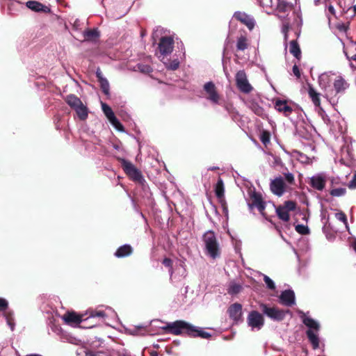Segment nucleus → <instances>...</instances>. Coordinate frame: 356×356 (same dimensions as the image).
Segmentation results:
<instances>
[{
	"label": "nucleus",
	"instance_id": "54",
	"mask_svg": "<svg viewBox=\"0 0 356 356\" xmlns=\"http://www.w3.org/2000/svg\"><path fill=\"white\" fill-rule=\"evenodd\" d=\"M297 18L298 19V20H297V26H301L302 25V19H301V16L299 15V14H297Z\"/></svg>",
	"mask_w": 356,
	"mask_h": 356
},
{
	"label": "nucleus",
	"instance_id": "23",
	"mask_svg": "<svg viewBox=\"0 0 356 356\" xmlns=\"http://www.w3.org/2000/svg\"><path fill=\"white\" fill-rule=\"evenodd\" d=\"M333 85L336 93L343 92L348 88V83L341 76H336Z\"/></svg>",
	"mask_w": 356,
	"mask_h": 356
},
{
	"label": "nucleus",
	"instance_id": "5",
	"mask_svg": "<svg viewBox=\"0 0 356 356\" xmlns=\"http://www.w3.org/2000/svg\"><path fill=\"white\" fill-rule=\"evenodd\" d=\"M162 329L175 335L187 334L189 336V334H192V332L194 331L193 325L184 321L168 323Z\"/></svg>",
	"mask_w": 356,
	"mask_h": 356
},
{
	"label": "nucleus",
	"instance_id": "28",
	"mask_svg": "<svg viewBox=\"0 0 356 356\" xmlns=\"http://www.w3.org/2000/svg\"><path fill=\"white\" fill-rule=\"evenodd\" d=\"M308 93L314 104L319 107L321 105L320 93L317 92L312 86L309 87Z\"/></svg>",
	"mask_w": 356,
	"mask_h": 356
},
{
	"label": "nucleus",
	"instance_id": "45",
	"mask_svg": "<svg viewBox=\"0 0 356 356\" xmlns=\"http://www.w3.org/2000/svg\"><path fill=\"white\" fill-rule=\"evenodd\" d=\"M289 29V22H283L282 26V32L284 34V40L286 41L288 39V31Z\"/></svg>",
	"mask_w": 356,
	"mask_h": 356
},
{
	"label": "nucleus",
	"instance_id": "43",
	"mask_svg": "<svg viewBox=\"0 0 356 356\" xmlns=\"http://www.w3.org/2000/svg\"><path fill=\"white\" fill-rule=\"evenodd\" d=\"M137 67L143 73H149L152 70V67L147 65L138 64Z\"/></svg>",
	"mask_w": 356,
	"mask_h": 356
},
{
	"label": "nucleus",
	"instance_id": "38",
	"mask_svg": "<svg viewBox=\"0 0 356 356\" xmlns=\"http://www.w3.org/2000/svg\"><path fill=\"white\" fill-rule=\"evenodd\" d=\"M335 218L338 220L342 222L345 225L346 229L348 231H349V226L348 225L347 218H346V214L343 212L339 211V212L335 213Z\"/></svg>",
	"mask_w": 356,
	"mask_h": 356
},
{
	"label": "nucleus",
	"instance_id": "25",
	"mask_svg": "<svg viewBox=\"0 0 356 356\" xmlns=\"http://www.w3.org/2000/svg\"><path fill=\"white\" fill-rule=\"evenodd\" d=\"M161 60L163 62L164 65L168 70H176L179 67V60L177 58L173 57L172 59H168L164 57L161 58Z\"/></svg>",
	"mask_w": 356,
	"mask_h": 356
},
{
	"label": "nucleus",
	"instance_id": "42",
	"mask_svg": "<svg viewBox=\"0 0 356 356\" xmlns=\"http://www.w3.org/2000/svg\"><path fill=\"white\" fill-rule=\"evenodd\" d=\"M264 281L269 289L274 290L275 289L274 282L268 276L264 275Z\"/></svg>",
	"mask_w": 356,
	"mask_h": 356
},
{
	"label": "nucleus",
	"instance_id": "4",
	"mask_svg": "<svg viewBox=\"0 0 356 356\" xmlns=\"http://www.w3.org/2000/svg\"><path fill=\"white\" fill-rule=\"evenodd\" d=\"M98 318L102 323L106 325L109 324V321H114L117 318L116 312L110 307L100 306L95 309L89 311L88 318Z\"/></svg>",
	"mask_w": 356,
	"mask_h": 356
},
{
	"label": "nucleus",
	"instance_id": "60",
	"mask_svg": "<svg viewBox=\"0 0 356 356\" xmlns=\"http://www.w3.org/2000/svg\"><path fill=\"white\" fill-rule=\"evenodd\" d=\"M354 10L356 11V5L354 6Z\"/></svg>",
	"mask_w": 356,
	"mask_h": 356
},
{
	"label": "nucleus",
	"instance_id": "46",
	"mask_svg": "<svg viewBox=\"0 0 356 356\" xmlns=\"http://www.w3.org/2000/svg\"><path fill=\"white\" fill-rule=\"evenodd\" d=\"M104 354V353L103 351L87 350L84 356H103Z\"/></svg>",
	"mask_w": 356,
	"mask_h": 356
},
{
	"label": "nucleus",
	"instance_id": "27",
	"mask_svg": "<svg viewBox=\"0 0 356 356\" xmlns=\"http://www.w3.org/2000/svg\"><path fill=\"white\" fill-rule=\"evenodd\" d=\"M65 102L73 109L80 106L82 103L81 99L74 95H69L65 97Z\"/></svg>",
	"mask_w": 356,
	"mask_h": 356
},
{
	"label": "nucleus",
	"instance_id": "20",
	"mask_svg": "<svg viewBox=\"0 0 356 356\" xmlns=\"http://www.w3.org/2000/svg\"><path fill=\"white\" fill-rule=\"evenodd\" d=\"M237 20L245 24L250 30H252L254 26V20L250 16L245 13L236 12L233 16Z\"/></svg>",
	"mask_w": 356,
	"mask_h": 356
},
{
	"label": "nucleus",
	"instance_id": "9",
	"mask_svg": "<svg viewBox=\"0 0 356 356\" xmlns=\"http://www.w3.org/2000/svg\"><path fill=\"white\" fill-rule=\"evenodd\" d=\"M259 307L263 314L273 321H282L286 316V312L284 311L277 307H270L264 303H261Z\"/></svg>",
	"mask_w": 356,
	"mask_h": 356
},
{
	"label": "nucleus",
	"instance_id": "32",
	"mask_svg": "<svg viewBox=\"0 0 356 356\" xmlns=\"http://www.w3.org/2000/svg\"><path fill=\"white\" fill-rule=\"evenodd\" d=\"M97 76L99 78V82H100V86H101L102 92L106 95H109V83H108V81H107L106 79L104 78L101 75L100 72H97Z\"/></svg>",
	"mask_w": 356,
	"mask_h": 356
},
{
	"label": "nucleus",
	"instance_id": "36",
	"mask_svg": "<svg viewBox=\"0 0 356 356\" xmlns=\"http://www.w3.org/2000/svg\"><path fill=\"white\" fill-rule=\"evenodd\" d=\"M242 289V286L237 283H231L228 288V293L231 295H236Z\"/></svg>",
	"mask_w": 356,
	"mask_h": 356
},
{
	"label": "nucleus",
	"instance_id": "48",
	"mask_svg": "<svg viewBox=\"0 0 356 356\" xmlns=\"http://www.w3.org/2000/svg\"><path fill=\"white\" fill-rule=\"evenodd\" d=\"M348 187L350 188H356V173L354 175L353 179L349 182Z\"/></svg>",
	"mask_w": 356,
	"mask_h": 356
},
{
	"label": "nucleus",
	"instance_id": "7",
	"mask_svg": "<svg viewBox=\"0 0 356 356\" xmlns=\"http://www.w3.org/2000/svg\"><path fill=\"white\" fill-rule=\"evenodd\" d=\"M247 325L252 332L259 331L264 325V317L259 312L253 310L249 312L247 319Z\"/></svg>",
	"mask_w": 356,
	"mask_h": 356
},
{
	"label": "nucleus",
	"instance_id": "8",
	"mask_svg": "<svg viewBox=\"0 0 356 356\" xmlns=\"http://www.w3.org/2000/svg\"><path fill=\"white\" fill-rule=\"evenodd\" d=\"M122 167L126 174L134 181L143 183L145 179L138 169H137L131 162L122 159H120Z\"/></svg>",
	"mask_w": 356,
	"mask_h": 356
},
{
	"label": "nucleus",
	"instance_id": "26",
	"mask_svg": "<svg viewBox=\"0 0 356 356\" xmlns=\"http://www.w3.org/2000/svg\"><path fill=\"white\" fill-rule=\"evenodd\" d=\"M132 253V248L129 245H123L120 246L115 252V257L120 258L130 255Z\"/></svg>",
	"mask_w": 356,
	"mask_h": 356
},
{
	"label": "nucleus",
	"instance_id": "3",
	"mask_svg": "<svg viewBox=\"0 0 356 356\" xmlns=\"http://www.w3.org/2000/svg\"><path fill=\"white\" fill-rule=\"evenodd\" d=\"M298 314L302 318V323L309 328L306 332L309 341L312 345L314 349L319 347L318 332L320 330V324L316 320L307 316L305 313L299 311Z\"/></svg>",
	"mask_w": 356,
	"mask_h": 356
},
{
	"label": "nucleus",
	"instance_id": "31",
	"mask_svg": "<svg viewBox=\"0 0 356 356\" xmlns=\"http://www.w3.org/2000/svg\"><path fill=\"white\" fill-rule=\"evenodd\" d=\"M194 331L192 332V334H189L190 337H200L203 339H208L211 337V334L207 332L204 331L202 328L196 327L193 325Z\"/></svg>",
	"mask_w": 356,
	"mask_h": 356
},
{
	"label": "nucleus",
	"instance_id": "14",
	"mask_svg": "<svg viewBox=\"0 0 356 356\" xmlns=\"http://www.w3.org/2000/svg\"><path fill=\"white\" fill-rule=\"evenodd\" d=\"M270 188L272 193L278 197H281L286 191V184L282 177L279 176L271 180Z\"/></svg>",
	"mask_w": 356,
	"mask_h": 356
},
{
	"label": "nucleus",
	"instance_id": "62",
	"mask_svg": "<svg viewBox=\"0 0 356 356\" xmlns=\"http://www.w3.org/2000/svg\"><path fill=\"white\" fill-rule=\"evenodd\" d=\"M278 159H277V158H275V161H276V162H277V161Z\"/></svg>",
	"mask_w": 356,
	"mask_h": 356
},
{
	"label": "nucleus",
	"instance_id": "55",
	"mask_svg": "<svg viewBox=\"0 0 356 356\" xmlns=\"http://www.w3.org/2000/svg\"><path fill=\"white\" fill-rule=\"evenodd\" d=\"M328 10L332 13V14H334V8L332 6H330L328 7Z\"/></svg>",
	"mask_w": 356,
	"mask_h": 356
},
{
	"label": "nucleus",
	"instance_id": "37",
	"mask_svg": "<svg viewBox=\"0 0 356 356\" xmlns=\"http://www.w3.org/2000/svg\"><path fill=\"white\" fill-rule=\"evenodd\" d=\"M83 36L86 40H92L99 37V32L95 30H88L84 31Z\"/></svg>",
	"mask_w": 356,
	"mask_h": 356
},
{
	"label": "nucleus",
	"instance_id": "40",
	"mask_svg": "<svg viewBox=\"0 0 356 356\" xmlns=\"http://www.w3.org/2000/svg\"><path fill=\"white\" fill-rule=\"evenodd\" d=\"M296 231L300 234H308L309 233V229L307 226L304 225H297L296 226Z\"/></svg>",
	"mask_w": 356,
	"mask_h": 356
},
{
	"label": "nucleus",
	"instance_id": "56",
	"mask_svg": "<svg viewBox=\"0 0 356 356\" xmlns=\"http://www.w3.org/2000/svg\"><path fill=\"white\" fill-rule=\"evenodd\" d=\"M346 57H347V58H348L349 60H356V54H355V55H353L351 58H349L347 55H346Z\"/></svg>",
	"mask_w": 356,
	"mask_h": 356
},
{
	"label": "nucleus",
	"instance_id": "61",
	"mask_svg": "<svg viewBox=\"0 0 356 356\" xmlns=\"http://www.w3.org/2000/svg\"><path fill=\"white\" fill-rule=\"evenodd\" d=\"M57 331H60V328L59 327H56V328Z\"/></svg>",
	"mask_w": 356,
	"mask_h": 356
},
{
	"label": "nucleus",
	"instance_id": "63",
	"mask_svg": "<svg viewBox=\"0 0 356 356\" xmlns=\"http://www.w3.org/2000/svg\"><path fill=\"white\" fill-rule=\"evenodd\" d=\"M355 44H356V42H355Z\"/></svg>",
	"mask_w": 356,
	"mask_h": 356
},
{
	"label": "nucleus",
	"instance_id": "10",
	"mask_svg": "<svg viewBox=\"0 0 356 356\" xmlns=\"http://www.w3.org/2000/svg\"><path fill=\"white\" fill-rule=\"evenodd\" d=\"M174 48V40L170 36L162 37L159 43V58H165L170 54Z\"/></svg>",
	"mask_w": 356,
	"mask_h": 356
},
{
	"label": "nucleus",
	"instance_id": "58",
	"mask_svg": "<svg viewBox=\"0 0 356 356\" xmlns=\"http://www.w3.org/2000/svg\"><path fill=\"white\" fill-rule=\"evenodd\" d=\"M325 218H325V215L324 213H321V219H322V220H325Z\"/></svg>",
	"mask_w": 356,
	"mask_h": 356
},
{
	"label": "nucleus",
	"instance_id": "35",
	"mask_svg": "<svg viewBox=\"0 0 356 356\" xmlns=\"http://www.w3.org/2000/svg\"><path fill=\"white\" fill-rule=\"evenodd\" d=\"M276 213L278 217L283 221L287 222L289 220V214L285 208L279 207L276 209Z\"/></svg>",
	"mask_w": 356,
	"mask_h": 356
},
{
	"label": "nucleus",
	"instance_id": "29",
	"mask_svg": "<svg viewBox=\"0 0 356 356\" xmlns=\"http://www.w3.org/2000/svg\"><path fill=\"white\" fill-rule=\"evenodd\" d=\"M289 52L296 58H300L301 55L300 49L298 42L294 40H291L289 43Z\"/></svg>",
	"mask_w": 356,
	"mask_h": 356
},
{
	"label": "nucleus",
	"instance_id": "17",
	"mask_svg": "<svg viewBox=\"0 0 356 356\" xmlns=\"http://www.w3.org/2000/svg\"><path fill=\"white\" fill-rule=\"evenodd\" d=\"M282 305L291 307L296 303L295 293L292 290H285L282 291L279 297Z\"/></svg>",
	"mask_w": 356,
	"mask_h": 356
},
{
	"label": "nucleus",
	"instance_id": "21",
	"mask_svg": "<svg viewBox=\"0 0 356 356\" xmlns=\"http://www.w3.org/2000/svg\"><path fill=\"white\" fill-rule=\"evenodd\" d=\"M275 108L278 112L282 113L285 116L290 115L293 111L292 107L288 105L287 102L285 100H276L275 102Z\"/></svg>",
	"mask_w": 356,
	"mask_h": 356
},
{
	"label": "nucleus",
	"instance_id": "50",
	"mask_svg": "<svg viewBox=\"0 0 356 356\" xmlns=\"http://www.w3.org/2000/svg\"><path fill=\"white\" fill-rule=\"evenodd\" d=\"M298 154H299L298 160H300L302 163H307V162L308 158H307V156L306 155H305L302 153H299V152H298Z\"/></svg>",
	"mask_w": 356,
	"mask_h": 356
},
{
	"label": "nucleus",
	"instance_id": "41",
	"mask_svg": "<svg viewBox=\"0 0 356 356\" xmlns=\"http://www.w3.org/2000/svg\"><path fill=\"white\" fill-rule=\"evenodd\" d=\"M284 177V179H285V181L286 183H288L289 184H293L294 182H295V178H294V175L289 172H284L282 173Z\"/></svg>",
	"mask_w": 356,
	"mask_h": 356
},
{
	"label": "nucleus",
	"instance_id": "15",
	"mask_svg": "<svg viewBox=\"0 0 356 356\" xmlns=\"http://www.w3.org/2000/svg\"><path fill=\"white\" fill-rule=\"evenodd\" d=\"M8 306L7 300L0 298V311L4 312L3 316L6 320L7 325L10 327L12 331L14 330L15 323L13 317V312L11 311H6Z\"/></svg>",
	"mask_w": 356,
	"mask_h": 356
},
{
	"label": "nucleus",
	"instance_id": "47",
	"mask_svg": "<svg viewBox=\"0 0 356 356\" xmlns=\"http://www.w3.org/2000/svg\"><path fill=\"white\" fill-rule=\"evenodd\" d=\"M261 141L263 143V144L266 145L270 142V136L268 133L267 132H263L261 135Z\"/></svg>",
	"mask_w": 356,
	"mask_h": 356
},
{
	"label": "nucleus",
	"instance_id": "6",
	"mask_svg": "<svg viewBox=\"0 0 356 356\" xmlns=\"http://www.w3.org/2000/svg\"><path fill=\"white\" fill-rule=\"evenodd\" d=\"M203 95L213 105H221V98L217 91L215 84L212 81L204 83L203 86Z\"/></svg>",
	"mask_w": 356,
	"mask_h": 356
},
{
	"label": "nucleus",
	"instance_id": "16",
	"mask_svg": "<svg viewBox=\"0 0 356 356\" xmlns=\"http://www.w3.org/2000/svg\"><path fill=\"white\" fill-rule=\"evenodd\" d=\"M334 75V73L331 72H324L319 75L318 76V85L322 90L326 92L327 95L328 90L330 88V83L333 81L332 76Z\"/></svg>",
	"mask_w": 356,
	"mask_h": 356
},
{
	"label": "nucleus",
	"instance_id": "53",
	"mask_svg": "<svg viewBox=\"0 0 356 356\" xmlns=\"http://www.w3.org/2000/svg\"><path fill=\"white\" fill-rule=\"evenodd\" d=\"M329 179L330 180L332 186H334V185H336V184H339L338 179L332 177V178Z\"/></svg>",
	"mask_w": 356,
	"mask_h": 356
},
{
	"label": "nucleus",
	"instance_id": "59",
	"mask_svg": "<svg viewBox=\"0 0 356 356\" xmlns=\"http://www.w3.org/2000/svg\"><path fill=\"white\" fill-rule=\"evenodd\" d=\"M353 248L355 251L356 252V241L353 243Z\"/></svg>",
	"mask_w": 356,
	"mask_h": 356
},
{
	"label": "nucleus",
	"instance_id": "22",
	"mask_svg": "<svg viewBox=\"0 0 356 356\" xmlns=\"http://www.w3.org/2000/svg\"><path fill=\"white\" fill-rule=\"evenodd\" d=\"M62 319L70 325H77L82 321L81 317L74 312H67L62 316Z\"/></svg>",
	"mask_w": 356,
	"mask_h": 356
},
{
	"label": "nucleus",
	"instance_id": "30",
	"mask_svg": "<svg viewBox=\"0 0 356 356\" xmlns=\"http://www.w3.org/2000/svg\"><path fill=\"white\" fill-rule=\"evenodd\" d=\"M215 193L216 197L218 199H221L224 197L225 194V187H224V183L221 178H219L218 179L217 183L215 186Z\"/></svg>",
	"mask_w": 356,
	"mask_h": 356
},
{
	"label": "nucleus",
	"instance_id": "44",
	"mask_svg": "<svg viewBox=\"0 0 356 356\" xmlns=\"http://www.w3.org/2000/svg\"><path fill=\"white\" fill-rule=\"evenodd\" d=\"M296 203L293 201H287L284 203L283 206L284 208L286 209L288 212L293 211L296 209Z\"/></svg>",
	"mask_w": 356,
	"mask_h": 356
},
{
	"label": "nucleus",
	"instance_id": "49",
	"mask_svg": "<svg viewBox=\"0 0 356 356\" xmlns=\"http://www.w3.org/2000/svg\"><path fill=\"white\" fill-rule=\"evenodd\" d=\"M293 72L297 78L300 77V72L298 67L296 65H294L293 67Z\"/></svg>",
	"mask_w": 356,
	"mask_h": 356
},
{
	"label": "nucleus",
	"instance_id": "33",
	"mask_svg": "<svg viewBox=\"0 0 356 356\" xmlns=\"http://www.w3.org/2000/svg\"><path fill=\"white\" fill-rule=\"evenodd\" d=\"M248 47V39L245 36H240L236 42V49L239 51H244Z\"/></svg>",
	"mask_w": 356,
	"mask_h": 356
},
{
	"label": "nucleus",
	"instance_id": "52",
	"mask_svg": "<svg viewBox=\"0 0 356 356\" xmlns=\"http://www.w3.org/2000/svg\"><path fill=\"white\" fill-rule=\"evenodd\" d=\"M338 29L341 32H346L347 30V26L345 24H339L337 26Z\"/></svg>",
	"mask_w": 356,
	"mask_h": 356
},
{
	"label": "nucleus",
	"instance_id": "19",
	"mask_svg": "<svg viewBox=\"0 0 356 356\" xmlns=\"http://www.w3.org/2000/svg\"><path fill=\"white\" fill-rule=\"evenodd\" d=\"M26 6L29 9L36 13H49L51 11L48 6L37 1H29L26 3Z\"/></svg>",
	"mask_w": 356,
	"mask_h": 356
},
{
	"label": "nucleus",
	"instance_id": "2",
	"mask_svg": "<svg viewBox=\"0 0 356 356\" xmlns=\"http://www.w3.org/2000/svg\"><path fill=\"white\" fill-rule=\"evenodd\" d=\"M204 254L212 259L219 258L221 254L220 243L216 234L211 230L206 232L202 236Z\"/></svg>",
	"mask_w": 356,
	"mask_h": 356
},
{
	"label": "nucleus",
	"instance_id": "12",
	"mask_svg": "<svg viewBox=\"0 0 356 356\" xmlns=\"http://www.w3.org/2000/svg\"><path fill=\"white\" fill-rule=\"evenodd\" d=\"M236 83L238 88L244 93H249L252 90V87L249 83L246 74L243 70H240L236 73Z\"/></svg>",
	"mask_w": 356,
	"mask_h": 356
},
{
	"label": "nucleus",
	"instance_id": "39",
	"mask_svg": "<svg viewBox=\"0 0 356 356\" xmlns=\"http://www.w3.org/2000/svg\"><path fill=\"white\" fill-rule=\"evenodd\" d=\"M346 190L344 188H334L330 191V195L334 197H341L346 194Z\"/></svg>",
	"mask_w": 356,
	"mask_h": 356
},
{
	"label": "nucleus",
	"instance_id": "13",
	"mask_svg": "<svg viewBox=\"0 0 356 356\" xmlns=\"http://www.w3.org/2000/svg\"><path fill=\"white\" fill-rule=\"evenodd\" d=\"M102 109L107 119L118 131H123L124 127L120 121L116 118L111 108L105 103H102Z\"/></svg>",
	"mask_w": 356,
	"mask_h": 356
},
{
	"label": "nucleus",
	"instance_id": "11",
	"mask_svg": "<svg viewBox=\"0 0 356 356\" xmlns=\"http://www.w3.org/2000/svg\"><path fill=\"white\" fill-rule=\"evenodd\" d=\"M329 179L325 172H321L314 175L309 180V185L315 190L322 191L325 186L327 181Z\"/></svg>",
	"mask_w": 356,
	"mask_h": 356
},
{
	"label": "nucleus",
	"instance_id": "57",
	"mask_svg": "<svg viewBox=\"0 0 356 356\" xmlns=\"http://www.w3.org/2000/svg\"><path fill=\"white\" fill-rule=\"evenodd\" d=\"M216 169H218V167H211V168H208V170H214Z\"/></svg>",
	"mask_w": 356,
	"mask_h": 356
},
{
	"label": "nucleus",
	"instance_id": "1",
	"mask_svg": "<svg viewBox=\"0 0 356 356\" xmlns=\"http://www.w3.org/2000/svg\"><path fill=\"white\" fill-rule=\"evenodd\" d=\"M267 13L275 12L280 19H285L292 10V5L285 0H257Z\"/></svg>",
	"mask_w": 356,
	"mask_h": 356
},
{
	"label": "nucleus",
	"instance_id": "18",
	"mask_svg": "<svg viewBox=\"0 0 356 356\" xmlns=\"http://www.w3.org/2000/svg\"><path fill=\"white\" fill-rule=\"evenodd\" d=\"M229 317L234 321H238L242 317V305L239 303L231 305L227 310Z\"/></svg>",
	"mask_w": 356,
	"mask_h": 356
},
{
	"label": "nucleus",
	"instance_id": "51",
	"mask_svg": "<svg viewBox=\"0 0 356 356\" xmlns=\"http://www.w3.org/2000/svg\"><path fill=\"white\" fill-rule=\"evenodd\" d=\"M163 265H165L166 267H169V268H171V266H172V260L168 259V258H165L163 259Z\"/></svg>",
	"mask_w": 356,
	"mask_h": 356
},
{
	"label": "nucleus",
	"instance_id": "24",
	"mask_svg": "<svg viewBox=\"0 0 356 356\" xmlns=\"http://www.w3.org/2000/svg\"><path fill=\"white\" fill-rule=\"evenodd\" d=\"M252 203L250 207H257L260 213H263L265 209V202L262 200L261 196L256 193L251 195Z\"/></svg>",
	"mask_w": 356,
	"mask_h": 356
},
{
	"label": "nucleus",
	"instance_id": "34",
	"mask_svg": "<svg viewBox=\"0 0 356 356\" xmlns=\"http://www.w3.org/2000/svg\"><path fill=\"white\" fill-rule=\"evenodd\" d=\"M74 110L81 120H84L88 118V109L86 106H85L83 104H81L80 106H78Z\"/></svg>",
	"mask_w": 356,
	"mask_h": 356
}]
</instances>
